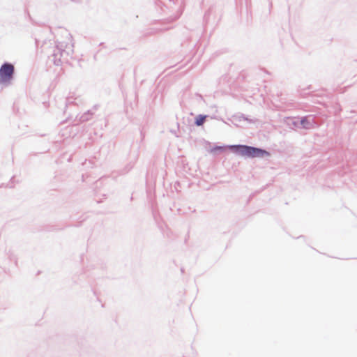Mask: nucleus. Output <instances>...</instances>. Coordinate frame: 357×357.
I'll use <instances>...</instances> for the list:
<instances>
[{
	"instance_id": "f257e3e1",
	"label": "nucleus",
	"mask_w": 357,
	"mask_h": 357,
	"mask_svg": "<svg viewBox=\"0 0 357 357\" xmlns=\"http://www.w3.org/2000/svg\"><path fill=\"white\" fill-rule=\"evenodd\" d=\"M226 149H229L236 155L249 158H262L270 155V153L262 148L245 144L225 145V151Z\"/></svg>"
},
{
	"instance_id": "f03ea898",
	"label": "nucleus",
	"mask_w": 357,
	"mask_h": 357,
	"mask_svg": "<svg viewBox=\"0 0 357 357\" xmlns=\"http://www.w3.org/2000/svg\"><path fill=\"white\" fill-rule=\"evenodd\" d=\"M14 73V66L10 63H4L0 68V84H8Z\"/></svg>"
},
{
	"instance_id": "7ed1b4c3",
	"label": "nucleus",
	"mask_w": 357,
	"mask_h": 357,
	"mask_svg": "<svg viewBox=\"0 0 357 357\" xmlns=\"http://www.w3.org/2000/svg\"><path fill=\"white\" fill-rule=\"evenodd\" d=\"M298 123L301 126V127L306 130H310L314 128L317 124L314 118L312 116H306L301 117L299 121H294L293 124L295 126H298Z\"/></svg>"
},
{
	"instance_id": "20e7f679",
	"label": "nucleus",
	"mask_w": 357,
	"mask_h": 357,
	"mask_svg": "<svg viewBox=\"0 0 357 357\" xmlns=\"http://www.w3.org/2000/svg\"><path fill=\"white\" fill-rule=\"evenodd\" d=\"M206 118V116L199 115L196 118L195 124L198 126H202L204 123Z\"/></svg>"
},
{
	"instance_id": "39448f33",
	"label": "nucleus",
	"mask_w": 357,
	"mask_h": 357,
	"mask_svg": "<svg viewBox=\"0 0 357 357\" xmlns=\"http://www.w3.org/2000/svg\"><path fill=\"white\" fill-rule=\"evenodd\" d=\"M221 149H222L221 146H217V147L211 149L209 150V152L211 153H214L216 151H220Z\"/></svg>"
}]
</instances>
